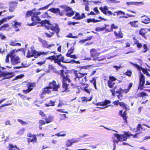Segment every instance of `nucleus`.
Listing matches in <instances>:
<instances>
[{
    "label": "nucleus",
    "mask_w": 150,
    "mask_h": 150,
    "mask_svg": "<svg viewBox=\"0 0 150 150\" xmlns=\"http://www.w3.org/2000/svg\"><path fill=\"white\" fill-rule=\"evenodd\" d=\"M35 9H33L32 10L28 11L26 13V17L31 16V20L33 22L31 23H28L27 25L29 26H33L38 24L41 21V19L40 18L38 15L40 14L41 12H40L35 11Z\"/></svg>",
    "instance_id": "f257e3e1"
},
{
    "label": "nucleus",
    "mask_w": 150,
    "mask_h": 150,
    "mask_svg": "<svg viewBox=\"0 0 150 150\" xmlns=\"http://www.w3.org/2000/svg\"><path fill=\"white\" fill-rule=\"evenodd\" d=\"M60 88V86L58 85H57L56 81L54 80L52 82L49 84L48 87H47L44 88V90L42 91L41 94V97L42 98H44V96L46 93H51L50 89H52L54 91H57L58 89Z\"/></svg>",
    "instance_id": "f03ea898"
},
{
    "label": "nucleus",
    "mask_w": 150,
    "mask_h": 150,
    "mask_svg": "<svg viewBox=\"0 0 150 150\" xmlns=\"http://www.w3.org/2000/svg\"><path fill=\"white\" fill-rule=\"evenodd\" d=\"M59 73H57V74L60 75L62 79V88L64 90L62 91V92H69L70 91L68 88L69 84L67 83V81L69 83L71 82V80L67 76H65L64 73V70L63 69L59 71Z\"/></svg>",
    "instance_id": "7ed1b4c3"
},
{
    "label": "nucleus",
    "mask_w": 150,
    "mask_h": 150,
    "mask_svg": "<svg viewBox=\"0 0 150 150\" xmlns=\"http://www.w3.org/2000/svg\"><path fill=\"white\" fill-rule=\"evenodd\" d=\"M31 51L28 50L26 57L28 58L33 56L35 58H37L41 55H46L48 54L49 52H37L35 50L32 49V47L31 48Z\"/></svg>",
    "instance_id": "20e7f679"
},
{
    "label": "nucleus",
    "mask_w": 150,
    "mask_h": 150,
    "mask_svg": "<svg viewBox=\"0 0 150 150\" xmlns=\"http://www.w3.org/2000/svg\"><path fill=\"white\" fill-rule=\"evenodd\" d=\"M114 135L117 139L116 143L118 144L119 141H126L127 140L128 135L125 133L119 134L117 133L114 134Z\"/></svg>",
    "instance_id": "39448f33"
},
{
    "label": "nucleus",
    "mask_w": 150,
    "mask_h": 150,
    "mask_svg": "<svg viewBox=\"0 0 150 150\" xmlns=\"http://www.w3.org/2000/svg\"><path fill=\"white\" fill-rule=\"evenodd\" d=\"M50 21L48 20H42L41 21V25L42 24L45 25L47 24L48 25H45L44 26L45 27V28L47 29V30H49L51 29L52 31H54V30L56 28V26H53L50 23Z\"/></svg>",
    "instance_id": "423d86ee"
},
{
    "label": "nucleus",
    "mask_w": 150,
    "mask_h": 150,
    "mask_svg": "<svg viewBox=\"0 0 150 150\" xmlns=\"http://www.w3.org/2000/svg\"><path fill=\"white\" fill-rule=\"evenodd\" d=\"M62 55L60 54L58 55V57L57 58H56V59L54 61V63L57 64L60 67H62L64 69H66L67 67L66 66L63 65L61 63V62H62L63 63H66L64 61V56H62Z\"/></svg>",
    "instance_id": "0eeeda50"
},
{
    "label": "nucleus",
    "mask_w": 150,
    "mask_h": 150,
    "mask_svg": "<svg viewBox=\"0 0 150 150\" xmlns=\"http://www.w3.org/2000/svg\"><path fill=\"white\" fill-rule=\"evenodd\" d=\"M100 9L104 14L108 16H109L112 15L115 16L116 15L115 13L113 14L111 11H108V7L106 6H104L103 7H100Z\"/></svg>",
    "instance_id": "6e6552de"
},
{
    "label": "nucleus",
    "mask_w": 150,
    "mask_h": 150,
    "mask_svg": "<svg viewBox=\"0 0 150 150\" xmlns=\"http://www.w3.org/2000/svg\"><path fill=\"white\" fill-rule=\"evenodd\" d=\"M48 11H50L54 13H57V14L60 16H63L64 14V11H60V10L59 8H50Z\"/></svg>",
    "instance_id": "1a4fd4ad"
},
{
    "label": "nucleus",
    "mask_w": 150,
    "mask_h": 150,
    "mask_svg": "<svg viewBox=\"0 0 150 150\" xmlns=\"http://www.w3.org/2000/svg\"><path fill=\"white\" fill-rule=\"evenodd\" d=\"M116 79H117L113 76H110L109 79L107 82L108 86L110 88H112L114 87L115 84L114 81Z\"/></svg>",
    "instance_id": "9d476101"
},
{
    "label": "nucleus",
    "mask_w": 150,
    "mask_h": 150,
    "mask_svg": "<svg viewBox=\"0 0 150 150\" xmlns=\"http://www.w3.org/2000/svg\"><path fill=\"white\" fill-rule=\"evenodd\" d=\"M15 53V50H14V54H13V55L11 58V62L13 65L19 63V57L18 56H16Z\"/></svg>",
    "instance_id": "9b49d317"
},
{
    "label": "nucleus",
    "mask_w": 150,
    "mask_h": 150,
    "mask_svg": "<svg viewBox=\"0 0 150 150\" xmlns=\"http://www.w3.org/2000/svg\"><path fill=\"white\" fill-rule=\"evenodd\" d=\"M35 86V84L33 83H30L29 84L28 89L23 90V91L25 93H27L30 92L33 89V87Z\"/></svg>",
    "instance_id": "f8f14e48"
},
{
    "label": "nucleus",
    "mask_w": 150,
    "mask_h": 150,
    "mask_svg": "<svg viewBox=\"0 0 150 150\" xmlns=\"http://www.w3.org/2000/svg\"><path fill=\"white\" fill-rule=\"evenodd\" d=\"M21 43H19V46H22L21 48H19V51L22 52V53L25 55V49L28 46V44H25V43L21 41Z\"/></svg>",
    "instance_id": "ddd939ff"
},
{
    "label": "nucleus",
    "mask_w": 150,
    "mask_h": 150,
    "mask_svg": "<svg viewBox=\"0 0 150 150\" xmlns=\"http://www.w3.org/2000/svg\"><path fill=\"white\" fill-rule=\"evenodd\" d=\"M18 3L16 2H11L9 5V11L11 12L14 11L15 9L16 8Z\"/></svg>",
    "instance_id": "4468645a"
},
{
    "label": "nucleus",
    "mask_w": 150,
    "mask_h": 150,
    "mask_svg": "<svg viewBox=\"0 0 150 150\" xmlns=\"http://www.w3.org/2000/svg\"><path fill=\"white\" fill-rule=\"evenodd\" d=\"M141 22L143 23L147 24L150 22V19L145 15L141 17Z\"/></svg>",
    "instance_id": "2eb2a0df"
},
{
    "label": "nucleus",
    "mask_w": 150,
    "mask_h": 150,
    "mask_svg": "<svg viewBox=\"0 0 150 150\" xmlns=\"http://www.w3.org/2000/svg\"><path fill=\"white\" fill-rule=\"evenodd\" d=\"M76 78H79L87 74V73H82L81 72L77 73V71L75 70L74 71Z\"/></svg>",
    "instance_id": "dca6fc26"
},
{
    "label": "nucleus",
    "mask_w": 150,
    "mask_h": 150,
    "mask_svg": "<svg viewBox=\"0 0 150 150\" xmlns=\"http://www.w3.org/2000/svg\"><path fill=\"white\" fill-rule=\"evenodd\" d=\"M111 103V101L109 100H105L104 101L102 102H99L96 103V105L97 106L101 105L102 106H104L108 104H110Z\"/></svg>",
    "instance_id": "f3484780"
},
{
    "label": "nucleus",
    "mask_w": 150,
    "mask_h": 150,
    "mask_svg": "<svg viewBox=\"0 0 150 150\" xmlns=\"http://www.w3.org/2000/svg\"><path fill=\"white\" fill-rule=\"evenodd\" d=\"M77 141L74 140L73 139H68L66 143V145L67 146L69 147L72 146L73 143L77 142Z\"/></svg>",
    "instance_id": "a211bd4d"
},
{
    "label": "nucleus",
    "mask_w": 150,
    "mask_h": 150,
    "mask_svg": "<svg viewBox=\"0 0 150 150\" xmlns=\"http://www.w3.org/2000/svg\"><path fill=\"white\" fill-rule=\"evenodd\" d=\"M41 42L42 44V45L44 47L50 48L52 46H54V44L48 45L47 44V42L45 40H43Z\"/></svg>",
    "instance_id": "6ab92c4d"
},
{
    "label": "nucleus",
    "mask_w": 150,
    "mask_h": 150,
    "mask_svg": "<svg viewBox=\"0 0 150 150\" xmlns=\"http://www.w3.org/2000/svg\"><path fill=\"white\" fill-rule=\"evenodd\" d=\"M126 4L127 5H134L135 6L142 5L144 3L142 2H127L126 3Z\"/></svg>",
    "instance_id": "aec40b11"
},
{
    "label": "nucleus",
    "mask_w": 150,
    "mask_h": 150,
    "mask_svg": "<svg viewBox=\"0 0 150 150\" xmlns=\"http://www.w3.org/2000/svg\"><path fill=\"white\" fill-rule=\"evenodd\" d=\"M139 83L145 84V78L144 76L141 73H140L139 76Z\"/></svg>",
    "instance_id": "412c9836"
},
{
    "label": "nucleus",
    "mask_w": 150,
    "mask_h": 150,
    "mask_svg": "<svg viewBox=\"0 0 150 150\" xmlns=\"http://www.w3.org/2000/svg\"><path fill=\"white\" fill-rule=\"evenodd\" d=\"M14 50H13L7 55L6 57L5 61V62L6 63H8L9 62V57H10L11 59V57L12 55H13V54H14Z\"/></svg>",
    "instance_id": "4be33fe9"
},
{
    "label": "nucleus",
    "mask_w": 150,
    "mask_h": 150,
    "mask_svg": "<svg viewBox=\"0 0 150 150\" xmlns=\"http://www.w3.org/2000/svg\"><path fill=\"white\" fill-rule=\"evenodd\" d=\"M7 148L9 150H19V148L16 145H13L12 144H9Z\"/></svg>",
    "instance_id": "5701e85b"
},
{
    "label": "nucleus",
    "mask_w": 150,
    "mask_h": 150,
    "mask_svg": "<svg viewBox=\"0 0 150 150\" xmlns=\"http://www.w3.org/2000/svg\"><path fill=\"white\" fill-rule=\"evenodd\" d=\"M96 50L95 49H92L90 50V53L91 56L93 57H96L97 55V53L96 52Z\"/></svg>",
    "instance_id": "b1692460"
},
{
    "label": "nucleus",
    "mask_w": 150,
    "mask_h": 150,
    "mask_svg": "<svg viewBox=\"0 0 150 150\" xmlns=\"http://www.w3.org/2000/svg\"><path fill=\"white\" fill-rule=\"evenodd\" d=\"M101 21V20L95 19V18H90L87 19V22L88 23H89L91 22H92L94 23H97L100 21Z\"/></svg>",
    "instance_id": "393cba45"
},
{
    "label": "nucleus",
    "mask_w": 150,
    "mask_h": 150,
    "mask_svg": "<svg viewBox=\"0 0 150 150\" xmlns=\"http://www.w3.org/2000/svg\"><path fill=\"white\" fill-rule=\"evenodd\" d=\"M53 116L51 115L49 116L48 118H44L43 119L45 120L47 123H48L52 122L53 120Z\"/></svg>",
    "instance_id": "a878e982"
},
{
    "label": "nucleus",
    "mask_w": 150,
    "mask_h": 150,
    "mask_svg": "<svg viewBox=\"0 0 150 150\" xmlns=\"http://www.w3.org/2000/svg\"><path fill=\"white\" fill-rule=\"evenodd\" d=\"M145 30L144 28H141L139 31V34L144 38H146L145 36Z\"/></svg>",
    "instance_id": "bb28decb"
},
{
    "label": "nucleus",
    "mask_w": 150,
    "mask_h": 150,
    "mask_svg": "<svg viewBox=\"0 0 150 150\" xmlns=\"http://www.w3.org/2000/svg\"><path fill=\"white\" fill-rule=\"evenodd\" d=\"M13 23H14V24L13 25V26L15 29L16 31H18L19 28H18V26H19L18 22L16 21H13Z\"/></svg>",
    "instance_id": "cd10ccee"
},
{
    "label": "nucleus",
    "mask_w": 150,
    "mask_h": 150,
    "mask_svg": "<svg viewBox=\"0 0 150 150\" xmlns=\"http://www.w3.org/2000/svg\"><path fill=\"white\" fill-rule=\"evenodd\" d=\"M130 63L137 68L140 71L142 69V67L138 65L137 64L134 63L132 62H130Z\"/></svg>",
    "instance_id": "c85d7f7f"
},
{
    "label": "nucleus",
    "mask_w": 150,
    "mask_h": 150,
    "mask_svg": "<svg viewBox=\"0 0 150 150\" xmlns=\"http://www.w3.org/2000/svg\"><path fill=\"white\" fill-rule=\"evenodd\" d=\"M9 25L8 24H5L0 27V31L6 30V28L9 27Z\"/></svg>",
    "instance_id": "c756f323"
},
{
    "label": "nucleus",
    "mask_w": 150,
    "mask_h": 150,
    "mask_svg": "<svg viewBox=\"0 0 150 150\" xmlns=\"http://www.w3.org/2000/svg\"><path fill=\"white\" fill-rule=\"evenodd\" d=\"M76 14L72 18L73 19H76V20H81L80 15L79 13L75 12Z\"/></svg>",
    "instance_id": "7c9ffc66"
},
{
    "label": "nucleus",
    "mask_w": 150,
    "mask_h": 150,
    "mask_svg": "<svg viewBox=\"0 0 150 150\" xmlns=\"http://www.w3.org/2000/svg\"><path fill=\"white\" fill-rule=\"evenodd\" d=\"M58 55H53L48 57L46 58V59L51 60H53L54 61V60H55L56 58H58Z\"/></svg>",
    "instance_id": "2f4dec72"
},
{
    "label": "nucleus",
    "mask_w": 150,
    "mask_h": 150,
    "mask_svg": "<svg viewBox=\"0 0 150 150\" xmlns=\"http://www.w3.org/2000/svg\"><path fill=\"white\" fill-rule=\"evenodd\" d=\"M55 32L57 36L58 37H59V36L58 35V33L59 32V26L57 24H56V28L54 30V32Z\"/></svg>",
    "instance_id": "473e14b6"
},
{
    "label": "nucleus",
    "mask_w": 150,
    "mask_h": 150,
    "mask_svg": "<svg viewBox=\"0 0 150 150\" xmlns=\"http://www.w3.org/2000/svg\"><path fill=\"white\" fill-rule=\"evenodd\" d=\"M75 12L73 11H72L69 12H67L66 13V15L68 17H70L73 16Z\"/></svg>",
    "instance_id": "72a5a7b5"
},
{
    "label": "nucleus",
    "mask_w": 150,
    "mask_h": 150,
    "mask_svg": "<svg viewBox=\"0 0 150 150\" xmlns=\"http://www.w3.org/2000/svg\"><path fill=\"white\" fill-rule=\"evenodd\" d=\"M90 82L92 83H93V85L95 88L96 89H97V87H96V80L95 79V77H93V78L92 80H91L90 81Z\"/></svg>",
    "instance_id": "f704fd0d"
},
{
    "label": "nucleus",
    "mask_w": 150,
    "mask_h": 150,
    "mask_svg": "<svg viewBox=\"0 0 150 150\" xmlns=\"http://www.w3.org/2000/svg\"><path fill=\"white\" fill-rule=\"evenodd\" d=\"M138 96V97H143L145 96H147L146 93L144 92H142L137 94Z\"/></svg>",
    "instance_id": "c9c22d12"
},
{
    "label": "nucleus",
    "mask_w": 150,
    "mask_h": 150,
    "mask_svg": "<svg viewBox=\"0 0 150 150\" xmlns=\"http://www.w3.org/2000/svg\"><path fill=\"white\" fill-rule=\"evenodd\" d=\"M138 22L137 21H134L132 22H130L129 23L131 25V26L136 27H138V25L137 24H136V23Z\"/></svg>",
    "instance_id": "e433bc0d"
},
{
    "label": "nucleus",
    "mask_w": 150,
    "mask_h": 150,
    "mask_svg": "<svg viewBox=\"0 0 150 150\" xmlns=\"http://www.w3.org/2000/svg\"><path fill=\"white\" fill-rule=\"evenodd\" d=\"M55 101H53L52 100L50 101V102L48 103H46L45 105L47 107H49L50 106H54Z\"/></svg>",
    "instance_id": "4c0bfd02"
},
{
    "label": "nucleus",
    "mask_w": 150,
    "mask_h": 150,
    "mask_svg": "<svg viewBox=\"0 0 150 150\" xmlns=\"http://www.w3.org/2000/svg\"><path fill=\"white\" fill-rule=\"evenodd\" d=\"M32 139H31V138L28 139V142H36L37 141V138L36 136L34 137H32Z\"/></svg>",
    "instance_id": "58836bf2"
},
{
    "label": "nucleus",
    "mask_w": 150,
    "mask_h": 150,
    "mask_svg": "<svg viewBox=\"0 0 150 150\" xmlns=\"http://www.w3.org/2000/svg\"><path fill=\"white\" fill-rule=\"evenodd\" d=\"M120 105L126 110H127V105L124 102H121L120 103Z\"/></svg>",
    "instance_id": "ea45409f"
},
{
    "label": "nucleus",
    "mask_w": 150,
    "mask_h": 150,
    "mask_svg": "<svg viewBox=\"0 0 150 150\" xmlns=\"http://www.w3.org/2000/svg\"><path fill=\"white\" fill-rule=\"evenodd\" d=\"M141 129H143L144 130H145V129H143V128L142 127V125L140 124H139L137 127V130L136 131V132H137L139 131Z\"/></svg>",
    "instance_id": "a19ab883"
},
{
    "label": "nucleus",
    "mask_w": 150,
    "mask_h": 150,
    "mask_svg": "<svg viewBox=\"0 0 150 150\" xmlns=\"http://www.w3.org/2000/svg\"><path fill=\"white\" fill-rule=\"evenodd\" d=\"M64 11L66 12H69L70 11H73L72 10V8H71L70 7H69V6H66V7L65 8V9L64 10H63ZM64 13V12H63Z\"/></svg>",
    "instance_id": "79ce46f5"
},
{
    "label": "nucleus",
    "mask_w": 150,
    "mask_h": 150,
    "mask_svg": "<svg viewBox=\"0 0 150 150\" xmlns=\"http://www.w3.org/2000/svg\"><path fill=\"white\" fill-rule=\"evenodd\" d=\"M5 76L6 79H8L11 77V74L10 72H7L5 73Z\"/></svg>",
    "instance_id": "37998d69"
},
{
    "label": "nucleus",
    "mask_w": 150,
    "mask_h": 150,
    "mask_svg": "<svg viewBox=\"0 0 150 150\" xmlns=\"http://www.w3.org/2000/svg\"><path fill=\"white\" fill-rule=\"evenodd\" d=\"M105 29V27H97L95 29V30L96 31H103Z\"/></svg>",
    "instance_id": "c03bdc74"
},
{
    "label": "nucleus",
    "mask_w": 150,
    "mask_h": 150,
    "mask_svg": "<svg viewBox=\"0 0 150 150\" xmlns=\"http://www.w3.org/2000/svg\"><path fill=\"white\" fill-rule=\"evenodd\" d=\"M50 33H51V35H50L49 34H48L46 33H45V35L48 38H51L52 37L54 34V31H53L52 32H51L50 31Z\"/></svg>",
    "instance_id": "a18cd8bd"
},
{
    "label": "nucleus",
    "mask_w": 150,
    "mask_h": 150,
    "mask_svg": "<svg viewBox=\"0 0 150 150\" xmlns=\"http://www.w3.org/2000/svg\"><path fill=\"white\" fill-rule=\"evenodd\" d=\"M114 13H116L117 15H125V12H123L121 10H119L115 12Z\"/></svg>",
    "instance_id": "49530a36"
},
{
    "label": "nucleus",
    "mask_w": 150,
    "mask_h": 150,
    "mask_svg": "<svg viewBox=\"0 0 150 150\" xmlns=\"http://www.w3.org/2000/svg\"><path fill=\"white\" fill-rule=\"evenodd\" d=\"M118 28L117 25H115L114 24H112L111 25L110 29L112 31L113 29H117Z\"/></svg>",
    "instance_id": "de8ad7c7"
},
{
    "label": "nucleus",
    "mask_w": 150,
    "mask_h": 150,
    "mask_svg": "<svg viewBox=\"0 0 150 150\" xmlns=\"http://www.w3.org/2000/svg\"><path fill=\"white\" fill-rule=\"evenodd\" d=\"M90 67V65H88L87 66H83L79 67L77 68L79 69L80 70H81L82 69H86L87 67Z\"/></svg>",
    "instance_id": "09e8293b"
},
{
    "label": "nucleus",
    "mask_w": 150,
    "mask_h": 150,
    "mask_svg": "<svg viewBox=\"0 0 150 150\" xmlns=\"http://www.w3.org/2000/svg\"><path fill=\"white\" fill-rule=\"evenodd\" d=\"M135 44H136L137 46L139 48H140L142 46V44L139 42L138 40H136L135 42Z\"/></svg>",
    "instance_id": "8fccbe9b"
},
{
    "label": "nucleus",
    "mask_w": 150,
    "mask_h": 150,
    "mask_svg": "<svg viewBox=\"0 0 150 150\" xmlns=\"http://www.w3.org/2000/svg\"><path fill=\"white\" fill-rule=\"evenodd\" d=\"M92 97H91L89 99L86 97H84L82 98V99H83L82 100V101L83 102L84 101H90L92 100Z\"/></svg>",
    "instance_id": "3c124183"
},
{
    "label": "nucleus",
    "mask_w": 150,
    "mask_h": 150,
    "mask_svg": "<svg viewBox=\"0 0 150 150\" xmlns=\"http://www.w3.org/2000/svg\"><path fill=\"white\" fill-rule=\"evenodd\" d=\"M122 117H123V119L126 121L127 116H126V110H125L123 112Z\"/></svg>",
    "instance_id": "603ef678"
},
{
    "label": "nucleus",
    "mask_w": 150,
    "mask_h": 150,
    "mask_svg": "<svg viewBox=\"0 0 150 150\" xmlns=\"http://www.w3.org/2000/svg\"><path fill=\"white\" fill-rule=\"evenodd\" d=\"M9 45L13 46H14L16 45H19V43H15V41H11V42L9 44Z\"/></svg>",
    "instance_id": "864d4df0"
},
{
    "label": "nucleus",
    "mask_w": 150,
    "mask_h": 150,
    "mask_svg": "<svg viewBox=\"0 0 150 150\" xmlns=\"http://www.w3.org/2000/svg\"><path fill=\"white\" fill-rule=\"evenodd\" d=\"M39 114L43 117V119L44 118H45L46 117L45 114L42 111H40Z\"/></svg>",
    "instance_id": "5fc2aeb1"
},
{
    "label": "nucleus",
    "mask_w": 150,
    "mask_h": 150,
    "mask_svg": "<svg viewBox=\"0 0 150 150\" xmlns=\"http://www.w3.org/2000/svg\"><path fill=\"white\" fill-rule=\"evenodd\" d=\"M144 84L142 83H139V85L138 86V90L139 89H140L141 90H142L143 89V88H144Z\"/></svg>",
    "instance_id": "6e6d98bb"
},
{
    "label": "nucleus",
    "mask_w": 150,
    "mask_h": 150,
    "mask_svg": "<svg viewBox=\"0 0 150 150\" xmlns=\"http://www.w3.org/2000/svg\"><path fill=\"white\" fill-rule=\"evenodd\" d=\"M143 47H144V50H145L143 51V52L144 53L146 52L148 50V48L147 47L146 44H144L143 45Z\"/></svg>",
    "instance_id": "4d7b16f0"
},
{
    "label": "nucleus",
    "mask_w": 150,
    "mask_h": 150,
    "mask_svg": "<svg viewBox=\"0 0 150 150\" xmlns=\"http://www.w3.org/2000/svg\"><path fill=\"white\" fill-rule=\"evenodd\" d=\"M125 74L128 76H130L132 74V71L130 70H127L126 72L125 73Z\"/></svg>",
    "instance_id": "13d9d810"
},
{
    "label": "nucleus",
    "mask_w": 150,
    "mask_h": 150,
    "mask_svg": "<svg viewBox=\"0 0 150 150\" xmlns=\"http://www.w3.org/2000/svg\"><path fill=\"white\" fill-rule=\"evenodd\" d=\"M132 85L133 83H129V85H128V88L126 90L127 91L126 92L127 93L129 91L130 89L132 87Z\"/></svg>",
    "instance_id": "bf43d9fd"
},
{
    "label": "nucleus",
    "mask_w": 150,
    "mask_h": 150,
    "mask_svg": "<svg viewBox=\"0 0 150 150\" xmlns=\"http://www.w3.org/2000/svg\"><path fill=\"white\" fill-rule=\"evenodd\" d=\"M19 122L23 125H26L28 124L26 122L23 121L22 120L20 119H19Z\"/></svg>",
    "instance_id": "052dcab7"
},
{
    "label": "nucleus",
    "mask_w": 150,
    "mask_h": 150,
    "mask_svg": "<svg viewBox=\"0 0 150 150\" xmlns=\"http://www.w3.org/2000/svg\"><path fill=\"white\" fill-rule=\"evenodd\" d=\"M74 48L73 47H71L70 50H68V52L70 53L71 54L73 53V51L74 50Z\"/></svg>",
    "instance_id": "680f3d73"
},
{
    "label": "nucleus",
    "mask_w": 150,
    "mask_h": 150,
    "mask_svg": "<svg viewBox=\"0 0 150 150\" xmlns=\"http://www.w3.org/2000/svg\"><path fill=\"white\" fill-rule=\"evenodd\" d=\"M117 140H116L115 139H114L113 140V142L114 143L113 144V150H115V148H116V142Z\"/></svg>",
    "instance_id": "e2e57ef3"
},
{
    "label": "nucleus",
    "mask_w": 150,
    "mask_h": 150,
    "mask_svg": "<svg viewBox=\"0 0 150 150\" xmlns=\"http://www.w3.org/2000/svg\"><path fill=\"white\" fill-rule=\"evenodd\" d=\"M48 17H50L48 15V13L47 12H45L42 16V17L45 18Z\"/></svg>",
    "instance_id": "0e129e2a"
},
{
    "label": "nucleus",
    "mask_w": 150,
    "mask_h": 150,
    "mask_svg": "<svg viewBox=\"0 0 150 150\" xmlns=\"http://www.w3.org/2000/svg\"><path fill=\"white\" fill-rule=\"evenodd\" d=\"M113 68H115V70L117 71L119 69H120L121 68V66H118L117 65H115V66H113Z\"/></svg>",
    "instance_id": "69168bd1"
},
{
    "label": "nucleus",
    "mask_w": 150,
    "mask_h": 150,
    "mask_svg": "<svg viewBox=\"0 0 150 150\" xmlns=\"http://www.w3.org/2000/svg\"><path fill=\"white\" fill-rule=\"evenodd\" d=\"M109 2L113 3H120V1L116 0H109Z\"/></svg>",
    "instance_id": "338daca9"
},
{
    "label": "nucleus",
    "mask_w": 150,
    "mask_h": 150,
    "mask_svg": "<svg viewBox=\"0 0 150 150\" xmlns=\"http://www.w3.org/2000/svg\"><path fill=\"white\" fill-rule=\"evenodd\" d=\"M76 61H75V60L73 59H71L70 60V61L67 62H66V63H71V64H73L74 63H75V62H76Z\"/></svg>",
    "instance_id": "774afa93"
}]
</instances>
